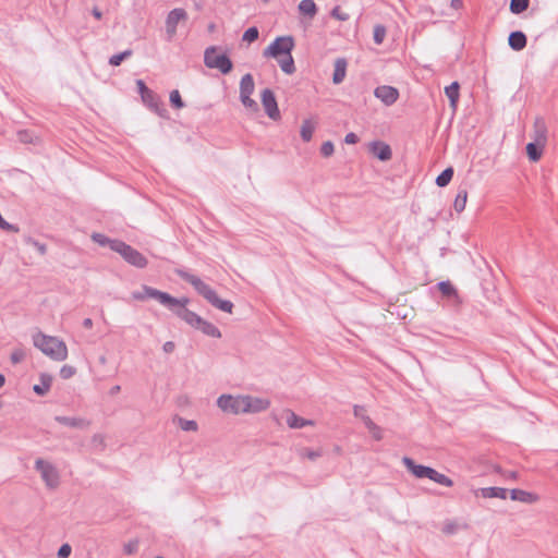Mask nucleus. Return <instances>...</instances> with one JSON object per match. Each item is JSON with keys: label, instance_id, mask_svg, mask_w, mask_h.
Here are the masks:
<instances>
[{"label": "nucleus", "instance_id": "obj_24", "mask_svg": "<svg viewBox=\"0 0 558 558\" xmlns=\"http://www.w3.org/2000/svg\"><path fill=\"white\" fill-rule=\"evenodd\" d=\"M545 143L542 142H530L525 146L526 155L530 161L536 162L538 161L544 151Z\"/></svg>", "mask_w": 558, "mask_h": 558}, {"label": "nucleus", "instance_id": "obj_46", "mask_svg": "<svg viewBox=\"0 0 558 558\" xmlns=\"http://www.w3.org/2000/svg\"><path fill=\"white\" fill-rule=\"evenodd\" d=\"M76 373V368L71 365H63L60 369V377L62 379H69L73 377Z\"/></svg>", "mask_w": 558, "mask_h": 558}, {"label": "nucleus", "instance_id": "obj_40", "mask_svg": "<svg viewBox=\"0 0 558 558\" xmlns=\"http://www.w3.org/2000/svg\"><path fill=\"white\" fill-rule=\"evenodd\" d=\"M258 36H259L258 28L256 26H251V27L246 28L245 32L243 33L242 40L251 44V43H254L255 40H257Z\"/></svg>", "mask_w": 558, "mask_h": 558}, {"label": "nucleus", "instance_id": "obj_61", "mask_svg": "<svg viewBox=\"0 0 558 558\" xmlns=\"http://www.w3.org/2000/svg\"><path fill=\"white\" fill-rule=\"evenodd\" d=\"M517 476H518V473L515 471H511L509 473V477H511V478H517Z\"/></svg>", "mask_w": 558, "mask_h": 558}, {"label": "nucleus", "instance_id": "obj_43", "mask_svg": "<svg viewBox=\"0 0 558 558\" xmlns=\"http://www.w3.org/2000/svg\"><path fill=\"white\" fill-rule=\"evenodd\" d=\"M335 153V145L331 141H326L320 146V154L324 157H330Z\"/></svg>", "mask_w": 558, "mask_h": 558}, {"label": "nucleus", "instance_id": "obj_25", "mask_svg": "<svg viewBox=\"0 0 558 558\" xmlns=\"http://www.w3.org/2000/svg\"><path fill=\"white\" fill-rule=\"evenodd\" d=\"M445 95L449 99L450 107L456 110L460 98V84L454 81L445 87Z\"/></svg>", "mask_w": 558, "mask_h": 558}, {"label": "nucleus", "instance_id": "obj_47", "mask_svg": "<svg viewBox=\"0 0 558 558\" xmlns=\"http://www.w3.org/2000/svg\"><path fill=\"white\" fill-rule=\"evenodd\" d=\"M27 243L33 245L40 255H45L46 252H47V246L45 243H40L39 241L33 239V238H28L27 239Z\"/></svg>", "mask_w": 558, "mask_h": 558}, {"label": "nucleus", "instance_id": "obj_52", "mask_svg": "<svg viewBox=\"0 0 558 558\" xmlns=\"http://www.w3.org/2000/svg\"><path fill=\"white\" fill-rule=\"evenodd\" d=\"M304 457L308 458L310 460H316L322 456V452L318 450H312V449H304Z\"/></svg>", "mask_w": 558, "mask_h": 558}, {"label": "nucleus", "instance_id": "obj_33", "mask_svg": "<svg viewBox=\"0 0 558 558\" xmlns=\"http://www.w3.org/2000/svg\"><path fill=\"white\" fill-rule=\"evenodd\" d=\"M92 240L100 246H109L111 251H113L114 243L121 241L118 239H110L107 235L97 232L92 234Z\"/></svg>", "mask_w": 558, "mask_h": 558}, {"label": "nucleus", "instance_id": "obj_23", "mask_svg": "<svg viewBox=\"0 0 558 558\" xmlns=\"http://www.w3.org/2000/svg\"><path fill=\"white\" fill-rule=\"evenodd\" d=\"M532 137L535 142H542L545 144L547 142V125L545 120L541 117H537L534 121Z\"/></svg>", "mask_w": 558, "mask_h": 558}, {"label": "nucleus", "instance_id": "obj_8", "mask_svg": "<svg viewBox=\"0 0 558 558\" xmlns=\"http://www.w3.org/2000/svg\"><path fill=\"white\" fill-rule=\"evenodd\" d=\"M35 470L40 473V476L47 487L53 489L59 485V473L57 469L49 462L41 458L35 461Z\"/></svg>", "mask_w": 558, "mask_h": 558}, {"label": "nucleus", "instance_id": "obj_32", "mask_svg": "<svg viewBox=\"0 0 558 558\" xmlns=\"http://www.w3.org/2000/svg\"><path fill=\"white\" fill-rule=\"evenodd\" d=\"M453 174H454L453 168L447 167L437 175L436 181H435L436 185L439 187L447 186L450 183V181L452 180Z\"/></svg>", "mask_w": 558, "mask_h": 558}, {"label": "nucleus", "instance_id": "obj_54", "mask_svg": "<svg viewBox=\"0 0 558 558\" xmlns=\"http://www.w3.org/2000/svg\"><path fill=\"white\" fill-rule=\"evenodd\" d=\"M371 433L376 440H380L383 438L381 429L377 425H374V428L371 429Z\"/></svg>", "mask_w": 558, "mask_h": 558}, {"label": "nucleus", "instance_id": "obj_42", "mask_svg": "<svg viewBox=\"0 0 558 558\" xmlns=\"http://www.w3.org/2000/svg\"><path fill=\"white\" fill-rule=\"evenodd\" d=\"M179 425L182 430L184 432H195L197 430V422L194 420H185L182 417H179Z\"/></svg>", "mask_w": 558, "mask_h": 558}, {"label": "nucleus", "instance_id": "obj_9", "mask_svg": "<svg viewBox=\"0 0 558 558\" xmlns=\"http://www.w3.org/2000/svg\"><path fill=\"white\" fill-rule=\"evenodd\" d=\"M260 101L269 119L277 121L281 118L277 98L272 89H263L260 93Z\"/></svg>", "mask_w": 558, "mask_h": 558}, {"label": "nucleus", "instance_id": "obj_37", "mask_svg": "<svg viewBox=\"0 0 558 558\" xmlns=\"http://www.w3.org/2000/svg\"><path fill=\"white\" fill-rule=\"evenodd\" d=\"M468 199V192L465 190L459 191L453 202V208L457 213H462L465 209Z\"/></svg>", "mask_w": 558, "mask_h": 558}, {"label": "nucleus", "instance_id": "obj_20", "mask_svg": "<svg viewBox=\"0 0 558 558\" xmlns=\"http://www.w3.org/2000/svg\"><path fill=\"white\" fill-rule=\"evenodd\" d=\"M476 496H481L483 498H499L506 499L508 495V489L502 487H482L475 492Z\"/></svg>", "mask_w": 558, "mask_h": 558}, {"label": "nucleus", "instance_id": "obj_6", "mask_svg": "<svg viewBox=\"0 0 558 558\" xmlns=\"http://www.w3.org/2000/svg\"><path fill=\"white\" fill-rule=\"evenodd\" d=\"M294 47L295 41L292 36H278L265 48L263 56L278 60L281 56L284 57L292 53Z\"/></svg>", "mask_w": 558, "mask_h": 558}, {"label": "nucleus", "instance_id": "obj_2", "mask_svg": "<svg viewBox=\"0 0 558 558\" xmlns=\"http://www.w3.org/2000/svg\"><path fill=\"white\" fill-rule=\"evenodd\" d=\"M175 274L185 282L190 283L194 290L202 295L211 306L225 313H232L233 303L229 300L219 298L217 292L199 277L185 269H175Z\"/></svg>", "mask_w": 558, "mask_h": 558}, {"label": "nucleus", "instance_id": "obj_13", "mask_svg": "<svg viewBox=\"0 0 558 558\" xmlns=\"http://www.w3.org/2000/svg\"><path fill=\"white\" fill-rule=\"evenodd\" d=\"M243 399V413H259L267 410L270 405L268 399L242 396Z\"/></svg>", "mask_w": 558, "mask_h": 558}, {"label": "nucleus", "instance_id": "obj_58", "mask_svg": "<svg viewBox=\"0 0 558 558\" xmlns=\"http://www.w3.org/2000/svg\"><path fill=\"white\" fill-rule=\"evenodd\" d=\"M120 390H121V387L119 385H114L110 388L109 393H110V396H114V395L119 393Z\"/></svg>", "mask_w": 558, "mask_h": 558}, {"label": "nucleus", "instance_id": "obj_1", "mask_svg": "<svg viewBox=\"0 0 558 558\" xmlns=\"http://www.w3.org/2000/svg\"><path fill=\"white\" fill-rule=\"evenodd\" d=\"M132 298L136 301H144L146 299H155L161 305L170 310L173 315L183 320L190 327L201 331L203 335L211 338H221V331L213 323L204 319L197 313L189 310L186 305L190 300L187 298H174L168 292L160 291L156 288L144 284L141 291H133Z\"/></svg>", "mask_w": 558, "mask_h": 558}, {"label": "nucleus", "instance_id": "obj_19", "mask_svg": "<svg viewBox=\"0 0 558 558\" xmlns=\"http://www.w3.org/2000/svg\"><path fill=\"white\" fill-rule=\"evenodd\" d=\"M510 498L514 501H521L523 504L532 505L535 504L539 497L538 495L526 492L520 488H513L510 490Z\"/></svg>", "mask_w": 558, "mask_h": 558}, {"label": "nucleus", "instance_id": "obj_50", "mask_svg": "<svg viewBox=\"0 0 558 558\" xmlns=\"http://www.w3.org/2000/svg\"><path fill=\"white\" fill-rule=\"evenodd\" d=\"M71 553H72V547L68 543H64L59 547L57 556H58V558H69Z\"/></svg>", "mask_w": 558, "mask_h": 558}, {"label": "nucleus", "instance_id": "obj_34", "mask_svg": "<svg viewBox=\"0 0 558 558\" xmlns=\"http://www.w3.org/2000/svg\"><path fill=\"white\" fill-rule=\"evenodd\" d=\"M132 54H133V50L132 49H125V50H123V51H121L119 53L112 54L109 58L108 63L111 66H119V65L122 64L123 61L129 59Z\"/></svg>", "mask_w": 558, "mask_h": 558}, {"label": "nucleus", "instance_id": "obj_64", "mask_svg": "<svg viewBox=\"0 0 558 558\" xmlns=\"http://www.w3.org/2000/svg\"><path fill=\"white\" fill-rule=\"evenodd\" d=\"M264 2H268L269 0H263Z\"/></svg>", "mask_w": 558, "mask_h": 558}, {"label": "nucleus", "instance_id": "obj_51", "mask_svg": "<svg viewBox=\"0 0 558 558\" xmlns=\"http://www.w3.org/2000/svg\"><path fill=\"white\" fill-rule=\"evenodd\" d=\"M360 141L359 136L354 132H349L344 137V143L354 145Z\"/></svg>", "mask_w": 558, "mask_h": 558}, {"label": "nucleus", "instance_id": "obj_55", "mask_svg": "<svg viewBox=\"0 0 558 558\" xmlns=\"http://www.w3.org/2000/svg\"><path fill=\"white\" fill-rule=\"evenodd\" d=\"M92 14L98 21H100L102 19V12L97 7L93 8Z\"/></svg>", "mask_w": 558, "mask_h": 558}, {"label": "nucleus", "instance_id": "obj_57", "mask_svg": "<svg viewBox=\"0 0 558 558\" xmlns=\"http://www.w3.org/2000/svg\"><path fill=\"white\" fill-rule=\"evenodd\" d=\"M82 325H83L84 328L90 329L93 327V319L89 318V317L84 318Z\"/></svg>", "mask_w": 558, "mask_h": 558}, {"label": "nucleus", "instance_id": "obj_39", "mask_svg": "<svg viewBox=\"0 0 558 558\" xmlns=\"http://www.w3.org/2000/svg\"><path fill=\"white\" fill-rule=\"evenodd\" d=\"M386 27L383 24H377L373 29V39L376 45H381L386 36Z\"/></svg>", "mask_w": 558, "mask_h": 558}, {"label": "nucleus", "instance_id": "obj_15", "mask_svg": "<svg viewBox=\"0 0 558 558\" xmlns=\"http://www.w3.org/2000/svg\"><path fill=\"white\" fill-rule=\"evenodd\" d=\"M369 153L380 161H388L392 157L391 147L383 141H373L369 144Z\"/></svg>", "mask_w": 558, "mask_h": 558}, {"label": "nucleus", "instance_id": "obj_31", "mask_svg": "<svg viewBox=\"0 0 558 558\" xmlns=\"http://www.w3.org/2000/svg\"><path fill=\"white\" fill-rule=\"evenodd\" d=\"M16 138L23 144H37L39 142V137L31 130H19Z\"/></svg>", "mask_w": 558, "mask_h": 558}, {"label": "nucleus", "instance_id": "obj_53", "mask_svg": "<svg viewBox=\"0 0 558 558\" xmlns=\"http://www.w3.org/2000/svg\"><path fill=\"white\" fill-rule=\"evenodd\" d=\"M175 349V343L173 341H166L162 345V350L165 353H172Z\"/></svg>", "mask_w": 558, "mask_h": 558}, {"label": "nucleus", "instance_id": "obj_62", "mask_svg": "<svg viewBox=\"0 0 558 558\" xmlns=\"http://www.w3.org/2000/svg\"><path fill=\"white\" fill-rule=\"evenodd\" d=\"M360 409H362L360 405H354V414L357 415L360 412Z\"/></svg>", "mask_w": 558, "mask_h": 558}, {"label": "nucleus", "instance_id": "obj_35", "mask_svg": "<svg viewBox=\"0 0 558 558\" xmlns=\"http://www.w3.org/2000/svg\"><path fill=\"white\" fill-rule=\"evenodd\" d=\"M530 5V0H510V12L512 14L519 15L527 10Z\"/></svg>", "mask_w": 558, "mask_h": 558}, {"label": "nucleus", "instance_id": "obj_4", "mask_svg": "<svg viewBox=\"0 0 558 558\" xmlns=\"http://www.w3.org/2000/svg\"><path fill=\"white\" fill-rule=\"evenodd\" d=\"M204 64L208 69H217L227 75L233 70V62L227 52H219L216 46H209L204 51Z\"/></svg>", "mask_w": 558, "mask_h": 558}, {"label": "nucleus", "instance_id": "obj_45", "mask_svg": "<svg viewBox=\"0 0 558 558\" xmlns=\"http://www.w3.org/2000/svg\"><path fill=\"white\" fill-rule=\"evenodd\" d=\"M0 229L7 232H19V227L7 221L0 214Z\"/></svg>", "mask_w": 558, "mask_h": 558}, {"label": "nucleus", "instance_id": "obj_10", "mask_svg": "<svg viewBox=\"0 0 558 558\" xmlns=\"http://www.w3.org/2000/svg\"><path fill=\"white\" fill-rule=\"evenodd\" d=\"M217 405L223 411L232 414L243 413L242 396L233 397L231 395H221L217 400Z\"/></svg>", "mask_w": 558, "mask_h": 558}, {"label": "nucleus", "instance_id": "obj_28", "mask_svg": "<svg viewBox=\"0 0 558 558\" xmlns=\"http://www.w3.org/2000/svg\"><path fill=\"white\" fill-rule=\"evenodd\" d=\"M298 9L302 15H304L308 19H313L317 14V11H318V8H317L316 3L314 2V0H302L299 3Z\"/></svg>", "mask_w": 558, "mask_h": 558}, {"label": "nucleus", "instance_id": "obj_3", "mask_svg": "<svg viewBox=\"0 0 558 558\" xmlns=\"http://www.w3.org/2000/svg\"><path fill=\"white\" fill-rule=\"evenodd\" d=\"M33 344L53 361L61 362L68 357L65 342L57 337L47 336L38 331L33 336Z\"/></svg>", "mask_w": 558, "mask_h": 558}, {"label": "nucleus", "instance_id": "obj_16", "mask_svg": "<svg viewBox=\"0 0 558 558\" xmlns=\"http://www.w3.org/2000/svg\"><path fill=\"white\" fill-rule=\"evenodd\" d=\"M402 463L405 469L416 478H426L427 472L429 470L428 465L418 464L410 457H403Z\"/></svg>", "mask_w": 558, "mask_h": 558}, {"label": "nucleus", "instance_id": "obj_26", "mask_svg": "<svg viewBox=\"0 0 558 558\" xmlns=\"http://www.w3.org/2000/svg\"><path fill=\"white\" fill-rule=\"evenodd\" d=\"M52 376L48 373H40L39 375V381L40 384H37V385H34L33 386V391L37 395V396H45L49 390H50V387H51V384H52Z\"/></svg>", "mask_w": 558, "mask_h": 558}, {"label": "nucleus", "instance_id": "obj_49", "mask_svg": "<svg viewBox=\"0 0 558 558\" xmlns=\"http://www.w3.org/2000/svg\"><path fill=\"white\" fill-rule=\"evenodd\" d=\"M138 550V542L137 541H130L123 546V551L126 555H133Z\"/></svg>", "mask_w": 558, "mask_h": 558}, {"label": "nucleus", "instance_id": "obj_27", "mask_svg": "<svg viewBox=\"0 0 558 558\" xmlns=\"http://www.w3.org/2000/svg\"><path fill=\"white\" fill-rule=\"evenodd\" d=\"M426 478L445 487H451L453 485V481L450 477L442 473H439L432 466H429Z\"/></svg>", "mask_w": 558, "mask_h": 558}, {"label": "nucleus", "instance_id": "obj_30", "mask_svg": "<svg viewBox=\"0 0 558 558\" xmlns=\"http://www.w3.org/2000/svg\"><path fill=\"white\" fill-rule=\"evenodd\" d=\"M278 63L281 71L288 75H291L296 71L292 53L284 56L282 59H278Z\"/></svg>", "mask_w": 558, "mask_h": 558}, {"label": "nucleus", "instance_id": "obj_59", "mask_svg": "<svg viewBox=\"0 0 558 558\" xmlns=\"http://www.w3.org/2000/svg\"><path fill=\"white\" fill-rule=\"evenodd\" d=\"M365 424L369 430L374 428V425H376L368 416L366 417Z\"/></svg>", "mask_w": 558, "mask_h": 558}, {"label": "nucleus", "instance_id": "obj_41", "mask_svg": "<svg viewBox=\"0 0 558 558\" xmlns=\"http://www.w3.org/2000/svg\"><path fill=\"white\" fill-rule=\"evenodd\" d=\"M240 100L245 108L252 110L253 112H257L259 110L258 104L253 98H251V95H240Z\"/></svg>", "mask_w": 558, "mask_h": 558}, {"label": "nucleus", "instance_id": "obj_38", "mask_svg": "<svg viewBox=\"0 0 558 558\" xmlns=\"http://www.w3.org/2000/svg\"><path fill=\"white\" fill-rule=\"evenodd\" d=\"M169 101L174 109H182L183 107H185V104L178 89H173L170 92Z\"/></svg>", "mask_w": 558, "mask_h": 558}, {"label": "nucleus", "instance_id": "obj_44", "mask_svg": "<svg viewBox=\"0 0 558 558\" xmlns=\"http://www.w3.org/2000/svg\"><path fill=\"white\" fill-rule=\"evenodd\" d=\"M330 16L342 22L348 21L350 19V15L348 13L342 12L339 5H336L330 11Z\"/></svg>", "mask_w": 558, "mask_h": 558}, {"label": "nucleus", "instance_id": "obj_7", "mask_svg": "<svg viewBox=\"0 0 558 558\" xmlns=\"http://www.w3.org/2000/svg\"><path fill=\"white\" fill-rule=\"evenodd\" d=\"M113 252L118 253L128 264L136 268H145L147 266V258L140 251L122 240L114 243Z\"/></svg>", "mask_w": 558, "mask_h": 558}, {"label": "nucleus", "instance_id": "obj_12", "mask_svg": "<svg viewBox=\"0 0 558 558\" xmlns=\"http://www.w3.org/2000/svg\"><path fill=\"white\" fill-rule=\"evenodd\" d=\"M436 288L452 306H459L462 300L459 295L458 289L450 280H442L437 282Z\"/></svg>", "mask_w": 558, "mask_h": 558}, {"label": "nucleus", "instance_id": "obj_22", "mask_svg": "<svg viewBox=\"0 0 558 558\" xmlns=\"http://www.w3.org/2000/svg\"><path fill=\"white\" fill-rule=\"evenodd\" d=\"M348 61L345 58H337L335 61V69L332 73V83L335 85L341 84L347 74Z\"/></svg>", "mask_w": 558, "mask_h": 558}, {"label": "nucleus", "instance_id": "obj_17", "mask_svg": "<svg viewBox=\"0 0 558 558\" xmlns=\"http://www.w3.org/2000/svg\"><path fill=\"white\" fill-rule=\"evenodd\" d=\"M54 421L71 428L84 429L89 426V421L83 417L57 415Z\"/></svg>", "mask_w": 558, "mask_h": 558}, {"label": "nucleus", "instance_id": "obj_14", "mask_svg": "<svg viewBox=\"0 0 558 558\" xmlns=\"http://www.w3.org/2000/svg\"><path fill=\"white\" fill-rule=\"evenodd\" d=\"M374 95L378 98L385 106L393 105L399 98L398 88L389 85H380L375 88Z\"/></svg>", "mask_w": 558, "mask_h": 558}, {"label": "nucleus", "instance_id": "obj_36", "mask_svg": "<svg viewBox=\"0 0 558 558\" xmlns=\"http://www.w3.org/2000/svg\"><path fill=\"white\" fill-rule=\"evenodd\" d=\"M315 131L314 124L311 120H304L301 126L300 135L304 142H310L313 137V133Z\"/></svg>", "mask_w": 558, "mask_h": 558}, {"label": "nucleus", "instance_id": "obj_11", "mask_svg": "<svg viewBox=\"0 0 558 558\" xmlns=\"http://www.w3.org/2000/svg\"><path fill=\"white\" fill-rule=\"evenodd\" d=\"M187 19V13L182 8L172 9L166 17V33L168 40H171L177 33L178 24Z\"/></svg>", "mask_w": 558, "mask_h": 558}, {"label": "nucleus", "instance_id": "obj_29", "mask_svg": "<svg viewBox=\"0 0 558 558\" xmlns=\"http://www.w3.org/2000/svg\"><path fill=\"white\" fill-rule=\"evenodd\" d=\"M255 89L254 78L251 73H246L240 81V95H252Z\"/></svg>", "mask_w": 558, "mask_h": 558}, {"label": "nucleus", "instance_id": "obj_5", "mask_svg": "<svg viewBox=\"0 0 558 558\" xmlns=\"http://www.w3.org/2000/svg\"><path fill=\"white\" fill-rule=\"evenodd\" d=\"M137 92L141 95L143 102L160 118L168 119L169 112L165 104L160 100L159 96L147 87L143 80L136 81Z\"/></svg>", "mask_w": 558, "mask_h": 558}, {"label": "nucleus", "instance_id": "obj_48", "mask_svg": "<svg viewBox=\"0 0 558 558\" xmlns=\"http://www.w3.org/2000/svg\"><path fill=\"white\" fill-rule=\"evenodd\" d=\"M25 357V352L22 349H15L10 355V360L13 364L21 363Z\"/></svg>", "mask_w": 558, "mask_h": 558}, {"label": "nucleus", "instance_id": "obj_56", "mask_svg": "<svg viewBox=\"0 0 558 558\" xmlns=\"http://www.w3.org/2000/svg\"><path fill=\"white\" fill-rule=\"evenodd\" d=\"M450 7L454 10H459L463 7L462 0H451Z\"/></svg>", "mask_w": 558, "mask_h": 558}, {"label": "nucleus", "instance_id": "obj_18", "mask_svg": "<svg viewBox=\"0 0 558 558\" xmlns=\"http://www.w3.org/2000/svg\"><path fill=\"white\" fill-rule=\"evenodd\" d=\"M527 38L522 31H512L508 36V45L514 51H521L526 47Z\"/></svg>", "mask_w": 558, "mask_h": 558}, {"label": "nucleus", "instance_id": "obj_60", "mask_svg": "<svg viewBox=\"0 0 558 558\" xmlns=\"http://www.w3.org/2000/svg\"><path fill=\"white\" fill-rule=\"evenodd\" d=\"M5 384V377L3 374H0V388L3 387Z\"/></svg>", "mask_w": 558, "mask_h": 558}, {"label": "nucleus", "instance_id": "obj_63", "mask_svg": "<svg viewBox=\"0 0 558 558\" xmlns=\"http://www.w3.org/2000/svg\"><path fill=\"white\" fill-rule=\"evenodd\" d=\"M155 558H165V557H161V556H157V557H155Z\"/></svg>", "mask_w": 558, "mask_h": 558}, {"label": "nucleus", "instance_id": "obj_21", "mask_svg": "<svg viewBox=\"0 0 558 558\" xmlns=\"http://www.w3.org/2000/svg\"><path fill=\"white\" fill-rule=\"evenodd\" d=\"M286 422L288 426L293 429H299L307 425H313V421L299 416L292 410L286 411Z\"/></svg>", "mask_w": 558, "mask_h": 558}]
</instances>
